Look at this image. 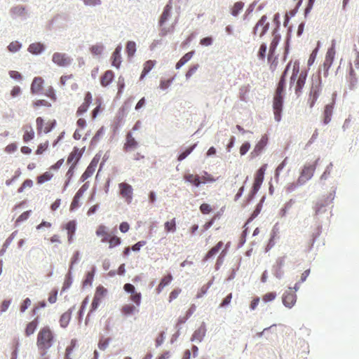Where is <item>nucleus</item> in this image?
Segmentation results:
<instances>
[{
  "instance_id": "2f4dec72",
  "label": "nucleus",
  "mask_w": 359,
  "mask_h": 359,
  "mask_svg": "<svg viewBox=\"0 0 359 359\" xmlns=\"http://www.w3.org/2000/svg\"><path fill=\"white\" fill-rule=\"evenodd\" d=\"M172 279V275L168 274L167 276H165L163 278H161L160 283L158 285L156 290L157 293H160L162 292L163 289L165 287V286L170 284Z\"/></svg>"
},
{
  "instance_id": "1a4fd4ad",
  "label": "nucleus",
  "mask_w": 359,
  "mask_h": 359,
  "mask_svg": "<svg viewBox=\"0 0 359 359\" xmlns=\"http://www.w3.org/2000/svg\"><path fill=\"white\" fill-rule=\"evenodd\" d=\"M107 292V290L102 285H99L97 287V290L93 297V300L91 303V307L90 309V312H93L97 309L100 305V303L102 302V299L104 297Z\"/></svg>"
},
{
  "instance_id": "20e7f679",
  "label": "nucleus",
  "mask_w": 359,
  "mask_h": 359,
  "mask_svg": "<svg viewBox=\"0 0 359 359\" xmlns=\"http://www.w3.org/2000/svg\"><path fill=\"white\" fill-rule=\"evenodd\" d=\"M172 11V0H170L168 3L165 7L164 8L163 12L161 14L160 19H159V25L161 27L160 29L159 35L161 36H165L168 34V32H170L172 31V29H166L165 27H163L165 22L167 21L168 18L170 16Z\"/></svg>"
},
{
  "instance_id": "6e6d98bb",
  "label": "nucleus",
  "mask_w": 359,
  "mask_h": 359,
  "mask_svg": "<svg viewBox=\"0 0 359 359\" xmlns=\"http://www.w3.org/2000/svg\"><path fill=\"white\" fill-rule=\"evenodd\" d=\"M277 294L275 292H266L262 295V300L264 302H272L276 298Z\"/></svg>"
},
{
  "instance_id": "f3484780",
  "label": "nucleus",
  "mask_w": 359,
  "mask_h": 359,
  "mask_svg": "<svg viewBox=\"0 0 359 359\" xmlns=\"http://www.w3.org/2000/svg\"><path fill=\"white\" fill-rule=\"evenodd\" d=\"M82 151L79 150L78 148L74 147L71 153L69 154L67 158V163L71 165H74L76 166V163L79 162V160L82 156Z\"/></svg>"
},
{
  "instance_id": "2eb2a0df",
  "label": "nucleus",
  "mask_w": 359,
  "mask_h": 359,
  "mask_svg": "<svg viewBox=\"0 0 359 359\" xmlns=\"http://www.w3.org/2000/svg\"><path fill=\"white\" fill-rule=\"evenodd\" d=\"M296 300H297V295L291 290H290L289 291H286L283 294L282 301H283V305L287 308L293 307L294 305V303L296 302Z\"/></svg>"
},
{
  "instance_id": "a18cd8bd",
  "label": "nucleus",
  "mask_w": 359,
  "mask_h": 359,
  "mask_svg": "<svg viewBox=\"0 0 359 359\" xmlns=\"http://www.w3.org/2000/svg\"><path fill=\"white\" fill-rule=\"evenodd\" d=\"M244 7V3L242 1H236L234 3L233 8H231V14L233 16H237L241 11L243 10Z\"/></svg>"
},
{
  "instance_id": "de8ad7c7",
  "label": "nucleus",
  "mask_w": 359,
  "mask_h": 359,
  "mask_svg": "<svg viewBox=\"0 0 359 359\" xmlns=\"http://www.w3.org/2000/svg\"><path fill=\"white\" fill-rule=\"evenodd\" d=\"M32 106L35 109H37L38 107H41V106L50 107H51V104L49 102V101H48L46 100L40 99V100H36L35 101H34L32 103Z\"/></svg>"
},
{
  "instance_id": "aec40b11",
  "label": "nucleus",
  "mask_w": 359,
  "mask_h": 359,
  "mask_svg": "<svg viewBox=\"0 0 359 359\" xmlns=\"http://www.w3.org/2000/svg\"><path fill=\"white\" fill-rule=\"evenodd\" d=\"M336 51L334 48V43H332L331 47L329 48L327 53L325 60L324 61V66L327 67V68H330L334 60V55H335Z\"/></svg>"
},
{
  "instance_id": "39448f33",
  "label": "nucleus",
  "mask_w": 359,
  "mask_h": 359,
  "mask_svg": "<svg viewBox=\"0 0 359 359\" xmlns=\"http://www.w3.org/2000/svg\"><path fill=\"white\" fill-rule=\"evenodd\" d=\"M321 77L320 75L312 77V86L310 92V96L312 97L311 107H313L321 93Z\"/></svg>"
},
{
  "instance_id": "864d4df0",
  "label": "nucleus",
  "mask_w": 359,
  "mask_h": 359,
  "mask_svg": "<svg viewBox=\"0 0 359 359\" xmlns=\"http://www.w3.org/2000/svg\"><path fill=\"white\" fill-rule=\"evenodd\" d=\"M94 270H92L91 271H88L86 276L85 279L83 281V285H90L93 283V280L94 278Z\"/></svg>"
},
{
  "instance_id": "69168bd1",
  "label": "nucleus",
  "mask_w": 359,
  "mask_h": 359,
  "mask_svg": "<svg viewBox=\"0 0 359 359\" xmlns=\"http://www.w3.org/2000/svg\"><path fill=\"white\" fill-rule=\"evenodd\" d=\"M181 292L182 290L181 289H179V287H177L176 289L171 291L169 295V302H172V300L177 299Z\"/></svg>"
},
{
  "instance_id": "c85d7f7f",
  "label": "nucleus",
  "mask_w": 359,
  "mask_h": 359,
  "mask_svg": "<svg viewBox=\"0 0 359 359\" xmlns=\"http://www.w3.org/2000/svg\"><path fill=\"white\" fill-rule=\"evenodd\" d=\"M34 136V130L31 126L25 127V131L22 135V140L25 142H28L29 141L32 140Z\"/></svg>"
},
{
  "instance_id": "b1692460",
  "label": "nucleus",
  "mask_w": 359,
  "mask_h": 359,
  "mask_svg": "<svg viewBox=\"0 0 359 359\" xmlns=\"http://www.w3.org/2000/svg\"><path fill=\"white\" fill-rule=\"evenodd\" d=\"M96 234L101 238V242L106 243L109 241V236L111 233L107 231L104 225H100L97 227Z\"/></svg>"
},
{
  "instance_id": "4be33fe9",
  "label": "nucleus",
  "mask_w": 359,
  "mask_h": 359,
  "mask_svg": "<svg viewBox=\"0 0 359 359\" xmlns=\"http://www.w3.org/2000/svg\"><path fill=\"white\" fill-rule=\"evenodd\" d=\"M122 50V47L121 46H117L115 50L111 55V65L119 68L121 63V52Z\"/></svg>"
},
{
  "instance_id": "e433bc0d",
  "label": "nucleus",
  "mask_w": 359,
  "mask_h": 359,
  "mask_svg": "<svg viewBox=\"0 0 359 359\" xmlns=\"http://www.w3.org/2000/svg\"><path fill=\"white\" fill-rule=\"evenodd\" d=\"M194 54V51H191L189 53H187L184 54V55L177 61L176 64V68L180 69L182 66L186 64L188 61L191 60V58L193 57V55Z\"/></svg>"
},
{
  "instance_id": "a19ab883",
  "label": "nucleus",
  "mask_w": 359,
  "mask_h": 359,
  "mask_svg": "<svg viewBox=\"0 0 359 359\" xmlns=\"http://www.w3.org/2000/svg\"><path fill=\"white\" fill-rule=\"evenodd\" d=\"M107 242L109 243V248H113L119 245L121 243V240L120 238L117 237L116 235L111 233V236Z\"/></svg>"
},
{
  "instance_id": "473e14b6",
  "label": "nucleus",
  "mask_w": 359,
  "mask_h": 359,
  "mask_svg": "<svg viewBox=\"0 0 359 359\" xmlns=\"http://www.w3.org/2000/svg\"><path fill=\"white\" fill-rule=\"evenodd\" d=\"M177 230V223L175 218H172L168 222L164 223V231L166 233H174Z\"/></svg>"
},
{
  "instance_id": "9b49d317",
  "label": "nucleus",
  "mask_w": 359,
  "mask_h": 359,
  "mask_svg": "<svg viewBox=\"0 0 359 359\" xmlns=\"http://www.w3.org/2000/svg\"><path fill=\"white\" fill-rule=\"evenodd\" d=\"M269 24L267 22V16L262 15L254 27V34H259V36H264L269 29Z\"/></svg>"
},
{
  "instance_id": "ddd939ff",
  "label": "nucleus",
  "mask_w": 359,
  "mask_h": 359,
  "mask_svg": "<svg viewBox=\"0 0 359 359\" xmlns=\"http://www.w3.org/2000/svg\"><path fill=\"white\" fill-rule=\"evenodd\" d=\"M100 158L94 157L90 163V165L86 168L84 172L81 175V180L82 181H85L90 178L91 175L95 172L96 168L97 167V164L99 163Z\"/></svg>"
},
{
  "instance_id": "9d476101",
  "label": "nucleus",
  "mask_w": 359,
  "mask_h": 359,
  "mask_svg": "<svg viewBox=\"0 0 359 359\" xmlns=\"http://www.w3.org/2000/svg\"><path fill=\"white\" fill-rule=\"evenodd\" d=\"M267 168V165L264 164L261 166L259 170L257 171L255 175V179L252 184V191L254 194L257 193L260 189V187L264 179V174Z\"/></svg>"
},
{
  "instance_id": "e2e57ef3",
  "label": "nucleus",
  "mask_w": 359,
  "mask_h": 359,
  "mask_svg": "<svg viewBox=\"0 0 359 359\" xmlns=\"http://www.w3.org/2000/svg\"><path fill=\"white\" fill-rule=\"evenodd\" d=\"M199 210L203 214H208L212 211V208H211L210 205L205 203L200 205Z\"/></svg>"
},
{
  "instance_id": "a211bd4d",
  "label": "nucleus",
  "mask_w": 359,
  "mask_h": 359,
  "mask_svg": "<svg viewBox=\"0 0 359 359\" xmlns=\"http://www.w3.org/2000/svg\"><path fill=\"white\" fill-rule=\"evenodd\" d=\"M280 40V36L279 35L273 34V38L270 43L269 50L267 55V60L269 62H271L273 60L276 48L279 43Z\"/></svg>"
},
{
  "instance_id": "5701e85b",
  "label": "nucleus",
  "mask_w": 359,
  "mask_h": 359,
  "mask_svg": "<svg viewBox=\"0 0 359 359\" xmlns=\"http://www.w3.org/2000/svg\"><path fill=\"white\" fill-rule=\"evenodd\" d=\"M114 79V73L112 70H107L100 77V83L104 88L111 83Z\"/></svg>"
},
{
  "instance_id": "49530a36",
  "label": "nucleus",
  "mask_w": 359,
  "mask_h": 359,
  "mask_svg": "<svg viewBox=\"0 0 359 359\" xmlns=\"http://www.w3.org/2000/svg\"><path fill=\"white\" fill-rule=\"evenodd\" d=\"M76 346V339H72L69 344L66 348L65 358L69 359L70 355Z\"/></svg>"
},
{
  "instance_id": "c756f323",
  "label": "nucleus",
  "mask_w": 359,
  "mask_h": 359,
  "mask_svg": "<svg viewBox=\"0 0 359 359\" xmlns=\"http://www.w3.org/2000/svg\"><path fill=\"white\" fill-rule=\"evenodd\" d=\"M295 203V201L294 199L289 200L287 203L284 204L283 208L280 210V217H285L287 216L289 210H290L294 205V203Z\"/></svg>"
},
{
  "instance_id": "7c9ffc66",
  "label": "nucleus",
  "mask_w": 359,
  "mask_h": 359,
  "mask_svg": "<svg viewBox=\"0 0 359 359\" xmlns=\"http://www.w3.org/2000/svg\"><path fill=\"white\" fill-rule=\"evenodd\" d=\"M224 245V243L222 241H219L215 246L212 247L210 251L207 252L205 255V260H208V259L215 256L218 253V252L222 249Z\"/></svg>"
},
{
  "instance_id": "3c124183",
  "label": "nucleus",
  "mask_w": 359,
  "mask_h": 359,
  "mask_svg": "<svg viewBox=\"0 0 359 359\" xmlns=\"http://www.w3.org/2000/svg\"><path fill=\"white\" fill-rule=\"evenodd\" d=\"M212 285V280H210L207 284L203 285L201 288L199 290L196 294V298L200 299L201 297H203L204 294H206L208 290H209V287Z\"/></svg>"
},
{
  "instance_id": "dca6fc26",
  "label": "nucleus",
  "mask_w": 359,
  "mask_h": 359,
  "mask_svg": "<svg viewBox=\"0 0 359 359\" xmlns=\"http://www.w3.org/2000/svg\"><path fill=\"white\" fill-rule=\"evenodd\" d=\"M138 143L132 136L131 133H129L126 135V142L123 144V151H129L137 149Z\"/></svg>"
},
{
  "instance_id": "603ef678",
  "label": "nucleus",
  "mask_w": 359,
  "mask_h": 359,
  "mask_svg": "<svg viewBox=\"0 0 359 359\" xmlns=\"http://www.w3.org/2000/svg\"><path fill=\"white\" fill-rule=\"evenodd\" d=\"M267 51V46L265 43H262L259 46V50L257 53V56L259 60H264L266 58Z\"/></svg>"
},
{
  "instance_id": "72a5a7b5",
  "label": "nucleus",
  "mask_w": 359,
  "mask_h": 359,
  "mask_svg": "<svg viewBox=\"0 0 359 359\" xmlns=\"http://www.w3.org/2000/svg\"><path fill=\"white\" fill-rule=\"evenodd\" d=\"M292 65V61H290L289 62H287V67H286L285 69L284 70V72L281 75L280 80V81L278 83V86H279L280 88H282L283 89L285 88V83H286L285 77H286V75L287 74V73H288L289 70L290 69Z\"/></svg>"
},
{
  "instance_id": "f257e3e1",
  "label": "nucleus",
  "mask_w": 359,
  "mask_h": 359,
  "mask_svg": "<svg viewBox=\"0 0 359 359\" xmlns=\"http://www.w3.org/2000/svg\"><path fill=\"white\" fill-rule=\"evenodd\" d=\"M57 338L53 331L48 325L43 327L38 332L36 337V346L42 354H45L48 350L56 341Z\"/></svg>"
},
{
  "instance_id": "8fccbe9b",
  "label": "nucleus",
  "mask_w": 359,
  "mask_h": 359,
  "mask_svg": "<svg viewBox=\"0 0 359 359\" xmlns=\"http://www.w3.org/2000/svg\"><path fill=\"white\" fill-rule=\"evenodd\" d=\"M75 168H76V166H74V165H71L69 167L68 171L66 173L67 180L65 183V188H66L67 187H68L69 185V182H70L71 179L73 177V175L74 174Z\"/></svg>"
},
{
  "instance_id": "f704fd0d",
  "label": "nucleus",
  "mask_w": 359,
  "mask_h": 359,
  "mask_svg": "<svg viewBox=\"0 0 359 359\" xmlns=\"http://www.w3.org/2000/svg\"><path fill=\"white\" fill-rule=\"evenodd\" d=\"M137 312H138V309L131 304H125L121 308V313L124 316H130Z\"/></svg>"
},
{
  "instance_id": "0e129e2a",
  "label": "nucleus",
  "mask_w": 359,
  "mask_h": 359,
  "mask_svg": "<svg viewBox=\"0 0 359 359\" xmlns=\"http://www.w3.org/2000/svg\"><path fill=\"white\" fill-rule=\"evenodd\" d=\"M89 108V105L83 102L81 106L77 108L76 111V116L82 115L83 113L86 112Z\"/></svg>"
},
{
  "instance_id": "bb28decb",
  "label": "nucleus",
  "mask_w": 359,
  "mask_h": 359,
  "mask_svg": "<svg viewBox=\"0 0 359 359\" xmlns=\"http://www.w3.org/2000/svg\"><path fill=\"white\" fill-rule=\"evenodd\" d=\"M206 329L204 324L201 325L196 330L194 331L192 335L193 341H201L205 336Z\"/></svg>"
},
{
  "instance_id": "4468645a",
  "label": "nucleus",
  "mask_w": 359,
  "mask_h": 359,
  "mask_svg": "<svg viewBox=\"0 0 359 359\" xmlns=\"http://www.w3.org/2000/svg\"><path fill=\"white\" fill-rule=\"evenodd\" d=\"M283 97H273V114L274 118L277 121L281 120V111L283 108Z\"/></svg>"
},
{
  "instance_id": "79ce46f5",
  "label": "nucleus",
  "mask_w": 359,
  "mask_h": 359,
  "mask_svg": "<svg viewBox=\"0 0 359 359\" xmlns=\"http://www.w3.org/2000/svg\"><path fill=\"white\" fill-rule=\"evenodd\" d=\"M53 174L50 172H45L42 175H40L37 177L36 181L39 184H42V183L49 181L53 178Z\"/></svg>"
},
{
  "instance_id": "6ab92c4d",
  "label": "nucleus",
  "mask_w": 359,
  "mask_h": 359,
  "mask_svg": "<svg viewBox=\"0 0 359 359\" xmlns=\"http://www.w3.org/2000/svg\"><path fill=\"white\" fill-rule=\"evenodd\" d=\"M43 80L42 77L36 76L31 84V92L34 95H37V93H39L43 90Z\"/></svg>"
},
{
  "instance_id": "f8f14e48",
  "label": "nucleus",
  "mask_w": 359,
  "mask_h": 359,
  "mask_svg": "<svg viewBox=\"0 0 359 359\" xmlns=\"http://www.w3.org/2000/svg\"><path fill=\"white\" fill-rule=\"evenodd\" d=\"M123 290L126 292L130 293V299L135 305L139 306L141 303L142 294L135 291V287L130 283H126L123 285Z\"/></svg>"
},
{
  "instance_id": "5fc2aeb1",
  "label": "nucleus",
  "mask_w": 359,
  "mask_h": 359,
  "mask_svg": "<svg viewBox=\"0 0 359 359\" xmlns=\"http://www.w3.org/2000/svg\"><path fill=\"white\" fill-rule=\"evenodd\" d=\"M104 50V46L100 44L93 45L90 48V51L93 55H100Z\"/></svg>"
},
{
  "instance_id": "0eeeda50",
  "label": "nucleus",
  "mask_w": 359,
  "mask_h": 359,
  "mask_svg": "<svg viewBox=\"0 0 359 359\" xmlns=\"http://www.w3.org/2000/svg\"><path fill=\"white\" fill-rule=\"evenodd\" d=\"M57 121L55 120H50L44 123L43 118L38 117L36 119V126L38 134L48 133L56 126Z\"/></svg>"
},
{
  "instance_id": "c9c22d12",
  "label": "nucleus",
  "mask_w": 359,
  "mask_h": 359,
  "mask_svg": "<svg viewBox=\"0 0 359 359\" xmlns=\"http://www.w3.org/2000/svg\"><path fill=\"white\" fill-rule=\"evenodd\" d=\"M44 46L42 43H32L28 46V50L33 54H39L43 52Z\"/></svg>"
},
{
  "instance_id": "774afa93",
  "label": "nucleus",
  "mask_w": 359,
  "mask_h": 359,
  "mask_svg": "<svg viewBox=\"0 0 359 359\" xmlns=\"http://www.w3.org/2000/svg\"><path fill=\"white\" fill-rule=\"evenodd\" d=\"M57 290H53L49 293L48 301L49 303L53 304L57 302Z\"/></svg>"
},
{
  "instance_id": "052dcab7",
  "label": "nucleus",
  "mask_w": 359,
  "mask_h": 359,
  "mask_svg": "<svg viewBox=\"0 0 359 359\" xmlns=\"http://www.w3.org/2000/svg\"><path fill=\"white\" fill-rule=\"evenodd\" d=\"M31 303L32 301L29 298H26L25 299H24L20 306V312L25 313L26 310L28 309V307L30 306Z\"/></svg>"
},
{
  "instance_id": "423d86ee",
  "label": "nucleus",
  "mask_w": 359,
  "mask_h": 359,
  "mask_svg": "<svg viewBox=\"0 0 359 359\" xmlns=\"http://www.w3.org/2000/svg\"><path fill=\"white\" fill-rule=\"evenodd\" d=\"M120 196L128 204H130L133 198V189L131 185L127 182H123L118 184Z\"/></svg>"
},
{
  "instance_id": "f03ea898",
  "label": "nucleus",
  "mask_w": 359,
  "mask_h": 359,
  "mask_svg": "<svg viewBox=\"0 0 359 359\" xmlns=\"http://www.w3.org/2000/svg\"><path fill=\"white\" fill-rule=\"evenodd\" d=\"M292 74L290 81V88H293L297 96L301 95V92L306 83L307 73L306 72H300L299 62L298 61L292 62Z\"/></svg>"
},
{
  "instance_id": "bf43d9fd",
  "label": "nucleus",
  "mask_w": 359,
  "mask_h": 359,
  "mask_svg": "<svg viewBox=\"0 0 359 359\" xmlns=\"http://www.w3.org/2000/svg\"><path fill=\"white\" fill-rule=\"evenodd\" d=\"M33 186V181L32 180H25L18 189V193H22L26 188H31Z\"/></svg>"
},
{
  "instance_id": "cd10ccee",
  "label": "nucleus",
  "mask_w": 359,
  "mask_h": 359,
  "mask_svg": "<svg viewBox=\"0 0 359 359\" xmlns=\"http://www.w3.org/2000/svg\"><path fill=\"white\" fill-rule=\"evenodd\" d=\"M156 60H147L145 62L144 65V69L142 70V74L140 76V80L144 79L147 74L150 72V71L154 68L156 65Z\"/></svg>"
},
{
  "instance_id": "c03bdc74",
  "label": "nucleus",
  "mask_w": 359,
  "mask_h": 359,
  "mask_svg": "<svg viewBox=\"0 0 359 359\" xmlns=\"http://www.w3.org/2000/svg\"><path fill=\"white\" fill-rule=\"evenodd\" d=\"M136 43L133 41H129L126 45V53L128 57H133L136 52Z\"/></svg>"
},
{
  "instance_id": "7ed1b4c3",
  "label": "nucleus",
  "mask_w": 359,
  "mask_h": 359,
  "mask_svg": "<svg viewBox=\"0 0 359 359\" xmlns=\"http://www.w3.org/2000/svg\"><path fill=\"white\" fill-rule=\"evenodd\" d=\"M318 161V160L317 159L313 163H307L302 167L300 175L297 181V185H303L305 182L312 178L315 172Z\"/></svg>"
},
{
  "instance_id": "4c0bfd02",
  "label": "nucleus",
  "mask_w": 359,
  "mask_h": 359,
  "mask_svg": "<svg viewBox=\"0 0 359 359\" xmlns=\"http://www.w3.org/2000/svg\"><path fill=\"white\" fill-rule=\"evenodd\" d=\"M71 311L68 310L67 312L64 313L60 318V324L62 327L65 328L69 323L71 319Z\"/></svg>"
},
{
  "instance_id": "37998d69",
  "label": "nucleus",
  "mask_w": 359,
  "mask_h": 359,
  "mask_svg": "<svg viewBox=\"0 0 359 359\" xmlns=\"http://www.w3.org/2000/svg\"><path fill=\"white\" fill-rule=\"evenodd\" d=\"M82 196L79 194L77 192L76 193V195L74 196L73 200L70 204L69 210L71 211L76 210V208H79L80 205V200Z\"/></svg>"
},
{
  "instance_id": "393cba45",
  "label": "nucleus",
  "mask_w": 359,
  "mask_h": 359,
  "mask_svg": "<svg viewBox=\"0 0 359 359\" xmlns=\"http://www.w3.org/2000/svg\"><path fill=\"white\" fill-rule=\"evenodd\" d=\"M185 181L191 183L192 186L198 187L201 185V177L198 175H194L192 173H185L184 175Z\"/></svg>"
},
{
  "instance_id": "338daca9",
  "label": "nucleus",
  "mask_w": 359,
  "mask_h": 359,
  "mask_svg": "<svg viewBox=\"0 0 359 359\" xmlns=\"http://www.w3.org/2000/svg\"><path fill=\"white\" fill-rule=\"evenodd\" d=\"M198 68V65H193L191 67H190L185 74L186 79H189V78L192 76L193 74H194L196 73Z\"/></svg>"
},
{
  "instance_id": "4d7b16f0",
  "label": "nucleus",
  "mask_w": 359,
  "mask_h": 359,
  "mask_svg": "<svg viewBox=\"0 0 359 359\" xmlns=\"http://www.w3.org/2000/svg\"><path fill=\"white\" fill-rule=\"evenodd\" d=\"M22 44L18 42V41H13L8 48L10 52L15 53L20 50Z\"/></svg>"
},
{
  "instance_id": "a878e982",
  "label": "nucleus",
  "mask_w": 359,
  "mask_h": 359,
  "mask_svg": "<svg viewBox=\"0 0 359 359\" xmlns=\"http://www.w3.org/2000/svg\"><path fill=\"white\" fill-rule=\"evenodd\" d=\"M39 324L38 318H35L34 320L28 323L25 330V334L27 337L31 336L36 331Z\"/></svg>"
},
{
  "instance_id": "ea45409f",
  "label": "nucleus",
  "mask_w": 359,
  "mask_h": 359,
  "mask_svg": "<svg viewBox=\"0 0 359 359\" xmlns=\"http://www.w3.org/2000/svg\"><path fill=\"white\" fill-rule=\"evenodd\" d=\"M267 144V137L266 135L262 136L260 140L257 142V144L255 146V149L253 150L254 152L259 153L261 150H262L264 147Z\"/></svg>"
},
{
  "instance_id": "412c9836",
  "label": "nucleus",
  "mask_w": 359,
  "mask_h": 359,
  "mask_svg": "<svg viewBox=\"0 0 359 359\" xmlns=\"http://www.w3.org/2000/svg\"><path fill=\"white\" fill-rule=\"evenodd\" d=\"M65 229L67 231L68 241L72 243L73 241L74 235L76 231V222L75 220H69L65 225Z\"/></svg>"
},
{
  "instance_id": "58836bf2",
  "label": "nucleus",
  "mask_w": 359,
  "mask_h": 359,
  "mask_svg": "<svg viewBox=\"0 0 359 359\" xmlns=\"http://www.w3.org/2000/svg\"><path fill=\"white\" fill-rule=\"evenodd\" d=\"M332 111H333V107L332 105H330V104H327L325 107V109H324V119H323V122L324 123H328L330 120H331V117H332Z\"/></svg>"
},
{
  "instance_id": "680f3d73",
  "label": "nucleus",
  "mask_w": 359,
  "mask_h": 359,
  "mask_svg": "<svg viewBox=\"0 0 359 359\" xmlns=\"http://www.w3.org/2000/svg\"><path fill=\"white\" fill-rule=\"evenodd\" d=\"M74 78L73 74H67V75H62L61 78L60 79V85L64 88V86L67 84V83L69 80H72Z\"/></svg>"
},
{
  "instance_id": "13d9d810",
  "label": "nucleus",
  "mask_w": 359,
  "mask_h": 359,
  "mask_svg": "<svg viewBox=\"0 0 359 359\" xmlns=\"http://www.w3.org/2000/svg\"><path fill=\"white\" fill-rule=\"evenodd\" d=\"M195 144L192 145L191 147L187 148L184 150V151L180 153L178 156V161H182L189 156V154L191 153L193 149H194Z\"/></svg>"
},
{
  "instance_id": "6e6552de",
  "label": "nucleus",
  "mask_w": 359,
  "mask_h": 359,
  "mask_svg": "<svg viewBox=\"0 0 359 359\" xmlns=\"http://www.w3.org/2000/svg\"><path fill=\"white\" fill-rule=\"evenodd\" d=\"M52 61L58 67H67L70 65L72 59L64 53H54L52 57Z\"/></svg>"
},
{
  "instance_id": "09e8293b",
  "label": "nucleus",
  "mask_w": 359,
  "mask_h": 359,
  "mask_svg": "<svg viewBox=\"0 0 359 359\" xmlns=\"http://www.w3.org/2000/svg\"><path fill=\"white\" fill-rule=\"evenodd\" d=\"M200 177H201V183L213 182L217 180V179H215L214 177H212V174L208 173V172H203V174Z\"/></svg>"
}]
</instances>
